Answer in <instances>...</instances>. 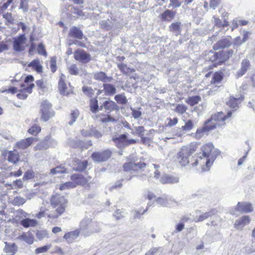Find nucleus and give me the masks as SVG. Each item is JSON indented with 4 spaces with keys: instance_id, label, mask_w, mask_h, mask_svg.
I'll return each instance as SVG.
<instances>
[{
    "instance_id": "1",
    "label": "nucleus",
    "mask_w": 255,
    "mask_h": 255,
    "mask_svg": "<svg viewBox=\"0 0 255 255\" xmlns=\"http://www.w3.org/2000/svg\"><path fill=\"white\" fill-rule=\"evenodd\" d=\"M67 203L68 200L64 196L59 194L53 195L50 199V204L55 211L50 213L47 215L48 217L52 219L59 218L65 212Z\"/></svg>"
},
{
    "instance_id": "2",
    "label": "nucleus",
    "mask_w": 255,
    "mask_h": 255,
    "mask_svg": "<svg viewBox=\"0 0 255 255\" xmlns=\"http://www.w3.org/2000/svg\"><path fill=\"white\" fill-rule=\"evenodd\" d=\"M201 150L206 164V167L203 168V170L208 171L220 152L216 149H214L212 143H207L203 145Z\"/></svg>"
},
{
    "instance_id": "3",
    "label": "nucleus",
    "mask_w": 255,
    "mask_h": 255,
    "mask_svg": "<svg viewBox=\"0 0 255 255\" xmlns=\"http://www.w3.org/2000/svg\"><path fill=\"white\" fill-rule=\"evenodd\" d=\"M197 146L196 143H191L181 148L177 154V158L181 166H185L189 163V158L196 150Z\"/></svg>"
},
{
    "instance_id": "4",
    "label": "nucleus",
    "mask_w": 255,
    "mask_h": 255,
    "mask_svg": "<svg viewBox=\"0 0 255 255\" xmlns=\"http://www.w3.org/2000/svg\"><path fill=\"white\" fill-rule=\"evenodd\" d=\"M231 112H228L226 116L223 112H219L212 115L206 122L213 129L217 127L225 125V121L227 118L231 117Z\"/></svg>"
},
{
    "instance_id": "5",
    "label": "nucleus",
    "mask_w": 255,
    "mask_h": 255,
    "mask_svg": "<svg viewBox=\"0 0 255 255\" xmlns=\"http://www.w3.org/2000/svg\"><path fill=\"white\" fill-rule=\"evenodd\" d=\"M41 118L44 122L48 121L55 115L51 104L46 100L43 101L40 106Z\"/></svg>"
},
{
    "instance_id": "6",
    "label": "nucleus",
    "mask_w": 255,
    "mask_h": 255,
    "mask_svg": "<svg viewBox=\"0 0 255 255\" xmlns=\"http://www.w3.org/2000/svg\"><path fill=\"white\" fill-rule=\"evenodd\" d=\"M92 223V219L85 217L80 222L78 230L81 234L85 237H89L91 236V227Z\"/></svg>"
},
{
    "instance_id": "7",
    "label": "nucleus",
    "mask_w": 255,
    "mask_h": 255,
    "mask_svg": "<svg viewBox=\"0 0 255 255\" xmlns=\"http://www.w3.org/2000/svg\"><path fill=\"white\" fill-rule=\"evenodd\" d=\"M127 137L128 136L126 134H122L117 137L113 138V140L119 148H121L131 144H133L136 142V140L135 139H127Z\"/></svg>"
},
{
    "instance_id": "8",
    "label": "nucleus",
    "mask_w": 255,
    "mask_h": 255,
    "mask_svg": "<svg viewBox=\"0 0 255 255\" xmlns=\"http://www.w3.org/2000/svg\"><path fill=\"white\" fill-rule=\"evenodd\" d=\"M111 156V151L105 150L102 152H95L92 153L91 157L93 160L97 162H102L107 160Z\"/></svg>"
},
{
    "instance_id": "9",
    "label": "nucleus",
    "mask_w": 255,
    "mask_h": 255,
    "mask_svg": "<svg viewBox=\"0 0 255 255\" xmlns=\"http://www.w3.org/2000/svg\"><path fill=\"white\" fill-rule=\"evenodd\" d=\"M146 167V164L144 162H138L134 163L132 162L126 163L124 165V169L125 171L133 173L138 169L142 170Z\"/></svg>"
},
{
    "instance_id": "10",
    "label": "nucleus",
    "mask_w": 255,
    "mask_h": 255,
    "mask_svg": "<svg viewBox=\"0 0 255 255\" xmlns=\"http://www.w3.org/2000/svg\"><path fill=\"white\" fill-rule=\"evenodd\" d=\"M217 211L215 209H212L207 212H202L201 211H197L196 212V216L194 218L193 220L195 222H202L205 219L213 216L216 213Z\"/></svg>"
},
{
    "instance_id": "11",
    "label": "nucleus",
    "mask_w": 255,
    "mask_h": 255,
    "mask_svg": "<svg viewBox=\"0 0 255 255\" xmlns=\"http://www.w3.org/2000/svg\"><path fill=\"white\" fill-rule=\"evenodd\" d=\"M74 58L83 63H87L91 60L90 55L83 50H76L74 52Z\"/></svg>"
},
{
    "instance_id": "12",
    "label": "nucleus",
    "mask_w": 255,
    "mask_h": 255,
    "mask_svg": "<svg viewBox=\"0 0 255 255\" xmlns=\"http://www.w3.org/2000/svg\"><path fill=\"white\" fill-rule=\"evenodd\" d=\"M25 42L26 38L24 34H21L17 38L15 39L13 44L14 51L20 52L24 50L23 45L25 44Z\"/></svg>"
},
{
    "instance_id": "13",
    "label": "nucleus",
    "mask_w": 255,
    "mask_h": 255,
    "mask_svg": "<svg viewBox=\"0 0 255 255\" xmlns=\"http://www.w3.org/2000/svg\"><path fill=\"white\" fill-rule=\"evenodd\" d=\"M232 43V37L231 36H228L218 41L214 45V49L218 50L221 48H227L231 46Z\"/></svg>"
},
{
    "instance_id": "14",
    "label": "nucleus",
    "mask_w": 255,
    "mask_h": 255,
    "mask_svg": "<svg viewBox=\"0 0 255 255\" xmlns=\"http://www.w3.org/2000/svg\"><path fill=\"white\" fill-rule=\"evenodd\" d=\"M236 209L239 212L244 213H251L254 210L252 204L248 202H238Z\"/></svg>"
},
{
    "instance_id": "15",
    "label": "nucleus",
    "mask_w": 255,
    "mask_h": 255,
    "mask_svg": "<svg viewBox=\"0 0 255 255\" xmlns=\"http://www.w3.org/2000/svg\"><path fill=\"white\" fill-rule=\"evenodd\" d=\"M66 76L62 74L58 83V89L61 95L67 96L70 94V90L68 89L64 82Z\"/></svg>"
},
{
    "instance_id": "16",
    "label": "nucleus",
    "mask_w": 255,
    "mask_h": 255,
    "mask_svg": "<svg viewBox=\"0 0 255 255\" xmlns=\"http://www.w3.org/2000/svg\"><path fill=\"white\" fill-rule=\"evenodd\" d=\"M155 202L156 203L164 207H169L175 204V202L169 197H158L156 198Z\"/></svg>"
},
{
    "instance_id": "17",
    "label": "nucleus",
    "mask_w": 255,
    "mask_h": 255,
    "mask_svg": "<svg viewBox=\"0 0 255 255\" xmlns=\"http://www.w3.org/2000/svg\"><path fill=\"white\" fill-rule=\"evenodd\" d=\"M251 66L250 61L248 59H244L241 62L240 69L237 72L236 76L237 78L243 76Z\"/></svg>"
},
{
    "instance_id": "18",
    "label": "nucleus",
    "mask_w": 255,
    "mask_h": 255,
    "mask_svg": "<svg viewBox=\"0 0 255 255\" xmlns=\"http://www.w3.org/2000/svg\"><path fill=\"white\" fill-rule=\"evenodd\" d=\"M71 180L75 183V187L79 185H84L86 184L89 180L80 174H74L71 176Z\"/></svg>"
},
{
    "instance_id": "19",
    "label": "nucleus",
    "mask_w": 255,
    "mask_h": 255,
    "mask_svg": "<svg viewBox=\"0 0 255 255\" xmlns=\"http://www.w3.org/2000/svg\"><path fill=\"white\" fill-rule=\"evenodd\" d=\"M251 219L249 216H244L236 221L235 227L238 229H242L244 227L250 224Z\"/></svg>"
},
{
    "instance_id": "20",
    "label": "nucleus",
    "mask_w": 255,
    "mask_h": 255,
    "mask_svg": "<svg viewBox=\"0 0 255 255\" xmlns=\"http://www.w3.org/2000/svg\"><path fill=\"white\" fill-rule=\"evenodd\" d=\"M87 160L75 159L73 164V168L75 171H82L87 168Z\"/></svg>"
},
{
    "instance_id": "21",
    "label": "nucleus",
    "mask_w": 255,
    "mask_h": 255,
    "mask_svg": "<svg viewBox=\"0 0 255 255\" xmlns=\"http://www.w3.org/2000/svg\"><path fill=\"white\" fill-rule=\"evenodd\" d=\"M34 87V84L32 83L29 86L23 88L20 90V92L17 94V97L19 99L24 100L27 97L28 94H30L32 92L33 88Z\"/></svg>"
},
{
    "instance_id": "22",
    "label": "nucleus",
    "mask_w": 255,
    "mask_h": 255,
    "mask_svg": "<svg viewBox=\"0 0 255 255\" xmlns=\"http://www.w3.org/2000/svg\"><path fill=\"white\" fill-rule=\"evenodd\" d=\"M80 233L78 230L69 232L64 235L63 238L69 244L73 243L79 236Z\"/></svg>"
},
{
    "instance_id": "23",
    "label": "nucleus",
    "mask_w": 255,
    "mask_h": 255,
    "mask_svg": "<svg viewBox=\"0 0 255 255\" xmlns=\"http://www.w3.org/2000/svg\"><path fill=\"white\" fill-rule=\"evenodd\" d=\"M35 138L28 137L16 142V145L18 149H24L28 147L33 142Z\"/></svg>"
},
{
    "instance_id": "24",
    "label": "nucleus",
    "mask_w": 255,
    "mask_h": 255,
    "mask_svg": "<svg viewBox=\"0 0 255 255\" xmlns=\"http://www.w3.org/2000/svg\"><path fill=\"white\" fill-rule=\"evenodd\" d=\"M160 182L162 184L166 183H176L179 182V178L173 175L164 174L163 175L160 179Z\"/></svg>"
},
{
    "instance_id": "25",
    "label": "nucleus",
    "mask_w": 255,
    "mask_h": 255,
    "mask_svg": "<svg viewBox=\"0 0 255 255\" xmlns=\"http://www.w3.org/2000/svg\"><path fill=\"white\" fill-rule=\"evenodd\" d=\"M212 128L210 127V125L208 124V123L206 122L204 124V126L200 128H198L195 134V137L197 139H200L203 136L205 132L209 131L212 130Z\"/></svg>"
},
{
    "instance_id": "26",
    "label": "nucleus",
    "mask_w": 255,
    "mask_h": 255,
    "mask_svg": "<svg viewBox=\"0 0 255 255\" xmlns=\"http://www.w3.org/2000/svg\"><path fill=\"white\" fill-rule=\"evenodd\" d=\"M3 251L8 255H13L17 251V247L14 243L5 242Z\"/></svg>"
},
{
    "instance_id": "27",
    "label": "nucleus",
    "mask_w": 255,
    "mask_h": 255,
    "mask_svg": "<svg viewBox=\"0 0 255 255\" xmlns=\"http://www.w3.org/2000/svg\"><path fill=\"white\" fill-rule=\"evenodd\" d=\"M94 78L98 81L103 82H111L112 78L107 76L105 73L103 72H97L94 73Z\"/></svg>"
},
{
    "instance_id": "28",
    "label": "nucleus",
    "mask_w": 255,
    "mask_h": 255,
    "mask_svg": "<svg viewBox=\"0 0 255 255\" xmlns=\"http://www.w3.org/2000/svg\"><path fill=\"white\" fill-rule=\"evenodd\" d=\"M69 35L72 37L82 39L83 34L80 29L76 26H73L70 30Z\"/></svg>"
},
{
    "instance_id": "29",
    "label": "nucleus",
    "mask_w": 255,
    "mask_h": 255,
    "mask_svg": "<svg viewBox=\"0 0 255 255\" xmlns=\"http://www.w3.org/2000/svg\"><path fill=\"white\" fill-rule=\"evenodd\" d=\"M242 101L243 98L242 97L237 98L230 97L229 100L227 102V105L231 108L235 109L239 107V105L241 103Z\"/></svg>"
},
{
    "instance_id": "30",
    "label": "nucleus",
    "mask_w": 255,
    "mask_h": 255,
    "mask_svg": "<svg viewBox=\"0 0 255 255\" xmlns=\"http://www.w3.org/2000/svg\"><path fill=\"white\" fill-rule=\"evenodd\" d=\"M20 224L24 228L34 227L37 224V222L35 219L25 218L20 221Z\"/></svg>"
},
{
    "instance_id": "31",
    "label": "nucleus",
    "mask_w": 255,
    "mask_h": 255,
    "mask_svg": "<svg viewBox=\"0 0 255 255\" xmlns=\"http://www.w3.org/2000/svg\"><path fill=\"white\" fill-rule=\"evenodd\" d=\"M7 160L9 162L13 164H15L18 162L19 160V156L18 152L15 150L8 151Z\"/></svg>"
},
{
    "instance_id": "32",
    "label": "nucleus",
    "mask_w": 255,
    "mask_h": 255,
    "mask_svg": "<svg viewBox=\"0 0 255 255\" xmlns=\"http://www.w3.org/2000/svg\"><path fill=\"white\" fill-rule=\"evenodd\" d=\"M117 107V105L115 102L112 101H105L104 102L102 105L100 107V110H102L103 108L110 110L113 111L116 109Z\"/></svg>"
},
{
    "instance_id": "33",
    "label": "nucleus",
    "mask_w": 255,
    "mask_h": 255,
    "mask_svg": "<svg viewBox=\"0 0 255 255\" xmlns=\"http://www.w3.org/2000/svg\"><path fill=\"white\" fill-rule=\"evenodd\" d=\"M221 53L215 52L213 51H209L206 55L205 59L206 60L210 61L212 62L216 61L219 58V56H221Z\"/></svg>"
},
{
    "instance_id": "34",
    "label": "nucleus",
    "mask_w": 255,
    "mask_h": 255,
    "mask_svg": "<svg viewBox=\"0 0 255 255\" xmlns=\"http://www.w3.org/2000/svg\"><path fill=\"white\" fill-rule=\"evenodd\" d=\"M28 66L33 67V69L37 72L41 73L42 72L43 67L40 63L38 59H34L28 64Z\"/></svg>"
},
{
    "instance_id": "35",
    "label": "nucleus",
    "mask_w": 255,
    "mask_h": 255,
    "mask_svg": "<svg viewBox=\"0 0 255 255\" xmlns=\"http://www.w3.org/2000/svg\"><path fill=\"white\" fill-rule=\"evenodd\" d=\"M181 25L180 22H173L169 26V30L175 33V35H178L181 32Z\"/></svg>"
},
{
    "instance_id": "36",
    "label": "nucleus",
    "mask_w": 255,
    "mask_h": 255,
    "mask_svg": "<svg viewBox=\"0 0 255 255\" xmlns=\"http://www.w3.org/2000/svg\"><path fill=\"white\" fill-rule=\"evenodd\" d=\"M103 87L105 95H113L116 92V88L111 84H104Z\"/></svg>"
},
{
    "instance_id": "37",
    "label": "nucleus",
    "mask_w": 255,
    "mask_h": 255,
    "mask_svg": "<svg viewBox=\"0 0 255 255\" xmlns=\"http://www.w3.org/2000/svg\"><path fill=\"white\" fill-rule=\"evenodd\" d=\"M174 15L175 13L173 11L167 9L161 14V18L163 20L170 21L173 18Z\"/></svg>"
},
{
    "instance_id": "38",
    "label": "nucleus",
    "mask_w": 255,
    "mask_h": 255,
    "mask_svg": "<svg viewBox=\"0 0 255 255\" xmlns=\"http://www.w3.org/2000/svg\"><path fill=\"white\" fill-rule=\"evenodd\" d=\"M201 100V98L199 96H195L189 97L186 100V103L191 106L198 104Z\"/></svg>"
},
{
    "instance_id": "39",
    "label": "nucleus",
    "mask_w": 255,
    "mask_h": 255,
    "mask_svg": "<svg viewBox=\"0 0 255 255\" xmlns=\"http://www.w3.org/2000/svg\"><path fill=\"white\" fill-rule=\"evenodd\" d=\"M134 128L135 131L132 130L131 131V133L133 135H137L138 136L140 137H143L144 136V134L143 132L145 131V129L144 127L143 126H138V127H134Z\"/></svg>"
},
{
    "instance_id": "40",
    "label": "nucleus",
    "mask_w": 255,
    "mask_h": 255,
    "mask_svg": "<svg viewBox=\"0 0 255 255\" xmlns=\"http://www.w3.org/2000/svg\"><path fill=\"white\" fill-rule=\"evenodd\" d=\"M101 230L100 224L97 222H93L92 220L91 227V235L94 234L99 233Z\"/></svg>"
},
{
    "instance_id": "41",
    "label": "nucleus",
    "mask_w": 255,
    "mask_h": 255,
    "mask_svg": "<svg viewBox=\"0 0 255 255\" xmlns=\"http://www.w3.org/2000/svg\"><path fill=\"white\" fill-rule=\"evenodd\" d=\"M20 239L25 241L26 243L31 245L33 243L34 238L30 234H23L20 236Z\"/></svg>"
},
{
    "instance_id": "42",
    "label": "nucleus",
    "mask_w": 255,
    "mask_h": 255,
    "mask_svg": "<svg viewBox=\"0 0 255 255\" xmlns=\"http://www.w3.org/2000/svg\"><path fill=\"white\" fill-rule=\"evenodd\" d=\"M75 187V183H73V181L66 182L63 184L60 185L59 189L60 190H65L69 189Z\"/></svg>"
},
{
    "instance_id": "43",
    "label": "nucleus",
    "mask_w": 255,
    "mask_h": 255,
    "mask_svg": "<svg viewBox=\"0 0 255 255\" xmlns=\"http://www.w3.org/2000/svg\"><path fill=\"white\" fill-rule=\"evenodd\" d=\"M90 109L93 113H96L97 112L99 107L98 101L96 98H93L91 99L90 103Z\"/></svg>"
},
{
    "instance_id": "44",
    "label": "nucleus",
    "mask_w": 255,
    "mask_h": 255,
    "mask_svg": "<svg viewBox=\"0 0 255 255\" xmlns=\"http://www.w3.org/2000/svg\"><path fill=\"white\" fill-rule=\"evenodd\" d=\"M130 109L131 111V116L134 119L137 120L141 117L142 113L140 110L141 109L140 108L136 109L130 107Z\"/></svg>"
},
{
    "instance_id": "45",
    "label": "nucleus",
    "mask_w": 255,
    "mask_h": 255,
    "mask_svg": "<svg viewBox=\"0 0 255 255\" xmlns=\"http://www.w3.org/2000/svg\"><path fill=\"white\" fill-rule=\"evenodd\" d=\"M118 67L123 73L125 74H128V73L134 71V69L128 67L127 65L123 63L119 64L118 65Z\"/></svg>"
},
{
    "instance_id": "46",
    "label": "nucleus",
    "mask_w": 255,
    "mask_h": 255,
    "mask_svg": "<svg viewBox=\"0 0 255 255\" xmlns=\"http://www.w3.org/2000/svg\"><path fill=\"white\" fill-rule=\"evenodd\" d=\"M26 202V199L20 196L14 198L12 203L15 206H21Z\"/></svg>"
},
{
    "instance_id": "47",
    "label": "nucleus",
    "mask_w": 255,
    "mask_h": 255,
    "mask_svg": "<svg viewBox=\"0 0 255 255\" xmlns=\"http://www.w3.org/2000/svg\"><path fill=\"white\" fill-rule=\"evenodd\" d=\"M66 169L62 166H57L52 168L50 170V173L52 175H56L58 173H63L66 172Z\"/></svg>"
},
{
    "instance_id": "48",
    "label": "nucleus",
    "mask_w": 255,
    "mask_h": 255,
    "mask_svg": "<svg viewBox=\"0 0 255 255\" xmlns=\"http://www.w3.org/2000/svg\"><path fill=\"white\" fill-rule=\"evenodd\" d=\"M188 109L187 107L183 104H177L176 105L175 111L180 115L183 114Z\"/></svg>"
},
{
    "instance_id": "49",
    "label": "nucleus",
    "mask_w": 255,
    "mask_h": 255,
    "mask_svg": "<svg viewBox=\"0 0 255 255\" xmlns=\"http://www.w3.org/2000/svg\"><path fill=\"white\" fill-rule=\"evenodd\" d=\"M82 91L85 95L90 97H92L95 93V90L88 86L83 87Z\"/></svg>"
},
{
    "instance_id": "50",
    "label": "nucleus",
    "mask_w": 255,
    "mask_h": 255,
    "mask_svg": "<svg viewBox=\"0 0 255 255\" xmlns=\"http://www.w3.org/2000/svg\"><path fill=\"white\" fill-rule=\"evenodd\" d=\"M115 99L118 103L120 104H126L128 102L126 96L123 94L116 95Z\"/></svg>"
},
{
    "instance_id": "51",
    "label": "nucleus",
    "mask_w": 255,
    "mask_h": 255,
    "mask_svg": "<svg viewBox=\"0 0 255 255\" xmlns=\"http://www.w3.org/2000/svg\"><path fill=\"white\" fill-rule=\"evenodd\" d=\"M223 79V76L220 72H216L213 76L212 80V83L214 84L219 83Z\"/></svg>"
},
{
    "instance_id": "52",
    "label": "nucleus",
    "mask_w": 255,
    "mask_h": 255,
    "mask_svg": "<svg viewBox=\"0 0 255 255\" xmlns=\"http://www.w3.org/2000/svg\"><path fill=\"white\" fill-rule=\"evenodd\" d=\"M51 247V245H47L43 247L37 248L35 250V254H39L46 253L49 249H50Z\"/></svg>"
},
{
    "instance_id": "53",
    "label": "nucleus",
    "mask_w": 255,
    "mask_h": 255,
    "mask_svg": "<svg viewBox=\"0 0 255 255\" xmlns=\"http://www.w3.org/2000/svg\"><path fill=\"white\" fill-rule=\"evenodd\" d=\"M69 72L71 75H77L79 74V70L76 64H73L68 67Z\"/></svg>"
},
{
    "instance_id": "54",
    "label": "nucleus",
    "mask_w": 255,
    "mask_h": 255,
    "mask_svg": "<svg viewBox=\"0 0 255 255\" xmlns=\"http://www.w3.org/2000/svg\"><path fill=\"white\" fill-rule=\"evenodd\" d=\"M194 127V125L191 120H188L184 126L181 127L183 131H189L192 129Z\"/></svg>"
},
{
    "instance_id": "55",
    "label": "nucleus",
    "mask_w": 255,
    "mask_h": 255,
    "mask_svg": "<svg viewBox=\"0 0 255 255\" xmlns=\"http://www.w3.org/2000/svg\"><path fill=\"white\" fill-rule=\"evenodd\" d=\"M40 131V127L36 125H34L28 129V131L29 133L31 134L36 135Z\"/></svg>"
},
{
    "instance_id": "56",
    "label": "nucleus",
    "mask_w": 255,
    "mask_h": 255,
    "mask_svg": "<svg viewBox=\"0 0 255 255\" xmlns=\"http://www.w3.org/2000/svg\"><path fill=\"white\" fill-rule=\"evenodd\" d=\"M49 67L52 73H54L57 70L56 66V57H52L50 61Z\"/></svg>"
},
{
    "instance_id": "57",
    "label": "nucleus",
    "mask_w": 255,
    "mask_h": 255,
    "mask_svg": "<svg viewBox=\"0 0 255 255\" xmlns=\"http://www.w3.org/2000/svg\"><path fill=\"white\" fill-rule=\"evenodd\" d=\"M118 120L116 118L111 117L110 115L106 116L101 118V121L103 123H116Z\"/></svg>"
},
{
    "instance_id": "58",
    "label": "nucleus",
    "mask_w": 255,
    "mask_h": 255,
    "mask_svg": "<svg viewBox=\"0 0 255 255\" xmlns=\"http://www.w3.org/2000/svg\"><path fill=\"white\" fill-rule=\"evenodd\" d=\"M79 115V112L78 110H74L71 114V121L69 122V124L70 125H72L76 120Z\"/></svg>"
},
{
    "instance_id": "59",
    "label": "nucleus",
    "mask_w": 255,
    "mask_h": 255,
    "mask_svg": "<svg viewBox=\"0 0 255 255\" xmlns=\"http://www.w3.org/2000/svg\"><path fill=\"white\" fill-rule=\"evenodd\" d=\"M233 52L234 51L233 50H229L224 51L223 52L221 53V56L223 57L224 60H226L232 56Z\"/></svg>"
},
{
    "instance_id": "60",
    "label": "nucleus",
    "mask_w": 255,
    "mask_h": 255,
    "mask_svg": "<svg viewBox=\"0 0 255 255\" xmlns=\"http://www.w3.org/2000/svg\"><path fill=\"white\" fill-rule=\"evenodd\" d=\"M3 18H4L6 21L9 24H13L14 22V18L12 16L11 13H6L2 15Z\"/></svg>"
},
{
    "instance_id": "61",
    "label": "nucleus",
    "mask_w": 255,
    "mask_h": 255,
    "mask_svg": "<svg viewBox=\"0 0 255 255\" xmlns=\"http://www.w3.org/2000/svg\"><path fill=\"white\" fill-rule=\"evenodd\" d=\"M48 235V233L46 231H39L36 233V237L39 240H41L44 238L47 237Z\"/></svg>"
},
{
    "instance_id": "62",
    "label": "nucleus",
    "mask_w": 255,
    "mask_h": 255,
    "mask_svg": "<svg viewBox=\"0 0 255 255\" xmlns=\"http://www.w3.org/2000/svg\"><path fill=\"white\" fill-rule=\"evenodd\" d=\"M148 207L143 211L142 213H141V210H134L132 211V214L133 215V217L134 219L138 218L139 219L140 215L143 214L147 210Z\"/></svg>"
},
{
    "instance_id": "63",
    "label": "nucleus",
    "mask_w": 255,
    "mask_h": 255,
    "mask_svg": "<svg viewBox=\"0 0 255 255\" xmlns=\"http://www.w3.org/2000/svg\"><path fill=\"white\" fill-rule=\"evenodd\" d=\"M36 193L32 190L27 191L25 194L24 196L28 200H31L36 196Z\"/></svg>"
},
{
    "instance_id": "64",
    "label": "nucleus",
    "mask_w": 255,
    "mask_h": 255,
    "mask_svg": "<svg viewBox=\"0 0 255 255\" xmlns=\"http://www.w3.org/2000/svg\"><path fill=\"white\" fill-rule=\"evenodd\" d=\"M34 177L33 172L32 171L27 170L23 176L24 180L32 179Z\"/></svg>"
}]
</instances>
